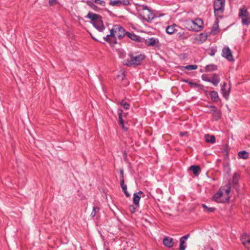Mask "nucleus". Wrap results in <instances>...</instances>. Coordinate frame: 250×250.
I'll return each instance as SVG.
<instances>
[{"label":"nucleus","instance_id":"nucleus-52","mask_svg":"<svg viewBox=\"0 0 250 250\" xmlns=\"http://www.w3.org/2000/svg\"><path fill=\"white\" fill-rule=\"evenodd\" d=\"M136 193H138V195L143 194L144 195V194L143 192L142 191H139L138 192H137Z\"/></svg>","mask_w":250,"mask_h":250},{"label":"nucleus","instance_id":"nucleus-16","mask_svg":"<svg viewBox=\"0 0 250 250\" xmlns=\"http://www.w3.org/2000/svg\"><path fill=\"white\" fill-rule=\"evenodd\" d=\"M103 39L104 41L109 43L112 46H113L117 43L116 38L112 39V38L110 37L109 35H107L106 37H104Z\"/></svg>","mask_w":250,"mask_h":250},{"label":"nucleus","instance_id":"nucleus-23","mask_svg":"<svg viewBox=\"0 0 250 250\" xmlns=\"http://www.w3.org/2000/svg\"><path fill=\"white\" fill-rule=\"evenodd\" d=\"M217 69V66L213 64L207 65L205 67L206 72L213 71L216 70Z\"/></svg>","mask_w":250,"mask_h":250},{"label":"nucleus","instance_id":"nucleus-44","mask_svg":"<svg viewBox=\"0 0 250 250\" xmlns=\"http://www.w3.org/2000/svg\"><path fill=\"white\" fill-rule=\"evenodd\" d=\"M189 236H190V234H187V235H184V236H182V237L180 238V239L183 240H184V241H186V240L188 238H189Z\"/></svg>","mask_w":250,"mask_h":250},{"label":"nucleus","instance_id":"nucleus-39","mask_svg":"<svg viewBox=\"0 0 250 250\" xmlns=\"http://www.w3.org/2000/svg\"><path fill=\"white\" fill-rule=\"evenodd\" d=\"M120 104L123 106V107L125 109H128L129 108V104L127 102H125L124 100H123L121 103Z\"/></svg>","mask_w":250,"mask_h":250},{"label":"nucleus","instance_id":"nucleus-1","mask_svg":"<svg viewBox=\"0 0 250 250\" xmlns=\"http://www.w3.org/2000/svg\"><path fill=\"white\" fill-rule=\"evenodd\" d=\"M86 17L91 20L93 25L99 31L103 32L104 30L105 27L101 15L89 12Z\"/></svg>","mask_w":250,"mask_h":250},{"label":"nucleus","instance_id":"nucleus-26","mask_svg":"<svg viewBox=\"0 0 250 250\" xmlns=\"http://www.w3.org/2000/svg\"><path fill=\"white\" fill-rule=\"evenodd\" d=\"M141 198V196L138 195V193H134L133 194V203L136 206H139V201Z\"/></svg>","mask_w":250,"mask_h":250},{"label":"nucleus","instance_id":"nucleus-6","mask_svg":"<svg viewBox=\"0 0 250 250\" xmlns=\"http://www.w3.org/2000/svg\"><path fill=\"white\" fill-rule=\"evenodd\" d=\"M188 24L190 26L187 28L189 30L200 31L203 28V21L200 19H197L195 21H191Z\"/></svg>","mask_w":250,"mask_h":250},{"label":"nucleus","instance_id":"nucleus-27","mask_svg":"<svg viewBox=\"0 0 250 250\" xmlns=\"http://www.w3.org/2000/svg\"><path fill=\"white\" fill-rule=\"evenodd\" d=\"M144 41L145 42V43L147 44V45L148 46H153L155 45L156 43V40L153 38H149L148 40L144 39Z\"/></svg>","mask_w":250,"mask_h":250},{"label":"nucleus","instance_id":"nucleus-34","mask_svg":"<svg viewBox=\"0 0 250 250\" xmlns=\"http://www.w3.org/2000/svg\"><path fill=\"white\" fill-rule=\"evenodd\" d=\"M218 22H219V21L217 19L216 20L215 23L213 24V27H212V30H211V32H215V31H216L217 30H218V29H219Z\"/></svg>","mask_w":250,"mask_h":250},{"label":"nucleus","instance_id":"nucleus-15","mask_svg":"<svg viewBox=\"0 0 250 250\" xmlns=\"http://www.w3.org/2000/svg\"><path fill=\"white\" fill-rule=\"evenodd\" d=\"M221 191H222V193L223 194V192H225V193L229 195V194L231 190V184L230 183H229L227 185H226L224 186L221 187L220 188Z\"/></svg>","mask_w":250,"mask_h":250},{"label":"nucleus","instance_id":"nucleus-28","mask_svg":"<svg viewBox=\"0 0 250 250\" xmlns=\"http://www.w3.org/2000/svg\"><path fill=\"white\" fill-rule=\"evenodd\" d=\"M230 88H229V90H226L225 88H221V90L223 97L226 99H228L229 95V94Z\"/></svg>","mask_w":250,"mask_h":250},{"label":"nucleus","instance_id":"nucleus-42","mask_svg":"<svg viewBox=\"0 0 250 250\" xmlns=\"http://www.w3.org/2000/svg\"><path fill=\"white\" fill-rule=\"evenodd\" d=\"M202 79L204 81H206V82H210V79L208 77V76L207 74L202 75Z\"/></svg>","mask_w":250,"mask_h":250},{"label":"nucleus","instance_id":"nucleus-29","mask_svg":"<svg viewBox=\"0 0 250 250\" xmlns=\"http://www.w3.org/2000/svg\"><path fill=\"white\" fill-rule=\"evenodd\" d=\"M238 156L240 158H242V159H247L248 158V157H249V153H248V152H247L245 150H243V151H239L238 152Z\"/></svg>","mask_w":250,"mask_h":250},{"label":"nucleus","instance_id":"nucleus-8","mask_svg":"<svg viewBox=\"0 0 250 250\" xmlns=\"http://www.w3.org/2000/svg\"><path fill=\"white\" fill-rule=\"evenodd\" d=\"M129 4V0H110L109 2L110 5L117 7H120L122 5H128Z\"/></svg>","mask_w":250,"mask_h":250},{"label":"nucleus","instance_id":"nucleus-17","mask_svg":"<svg viewBox=\"0 0 250 250\" xmlns=\"http://www.w3.org/2000/svg\"><path fill=\"white\" fill-rule=\"evenodd\" d=\"M210 82L214 86H217L220 81V79L217 74L214 73L212 74L211 79H210Z\"/></svg>","mask_w":250,"mask_h":250},{"label":"nucleus","instance_id":"nucleus-38","mask_svg":"<svg viewBox=\"0 0 250 250\" xmlns=\"http://www.w3.org/2000/svg\"><path fill=\"white\" fill-rule=\"evenodd\" d=\"M99 208L98 207H93V210L91 213V216L92 217H94L95 216L97 213L99 211Z\"/></svg>","mask_w":250,"mask_h":250},{"label":"nucleus","instance_id":"nucleus-31","mask_svg":"<svg viewBox=\"0 0 250 250\" xmlns=\"http://www.w3.org/2000/svg\"><path fill=\"white\" fill-rule=\"evenodd\" d=\"M187 247L186 241L180 239L179 250H185Z\"/></svg>","mask_w":250,"mask_h":250},{"label":"nucleus","instance_id":"nucleus-13","mask_svg":"<svg viewBox=\"0 0 250 250\" xmlns=\"http://www.w3.org/2000/svg\"><path fill=\"white\" fill-rule=\"evenodd\" d=\"M163 244L167 248H171L174 245L173 239L169 237H166L163 241Z\"/></svg>","mask_w":250,"mask_h":250},{"label":"nucleus","instance_id":"nucleus-3","mask_svg":"<svg viewBox=\"0 0 250 250\" xmlns=\"http://www.w3.org/2000/svg\"><path fill=\"white\" fill-rule=\"evenodd\" d=\"M129 57L131 58L130 60H125L124 63V65L128 66L133 64L139 65L141 64V62L145 58V55L143 54H140L135 57L132 54H129Z\"/></svg>","mask_w":250,"mask_h":250},{"label":"nucleus","instance_id":"nucleus-22","mask_svg":"<svg viewBox=\"0 0 250 250\" xmlns=\"http://www.w3.org/2000/svg\"><path fill=\"white\" fill-rule=\"evenodd\" d=\"M86 3L88 6L90 7L92 9L96 11H99V10H100V9L97 5H96L94 3V2H93L91 0H87L86 1Z\"/></svg>","mask_w":250,"mask_h":250},{"label":"nucleus","instance_id":"nucleus-18","mask_svg":"<svg viewBox=\"0 0 250 250\" xmlns=\"http://www.w3.org/2000/svg\"><path fill=\"white\" fill-rule=\"evenodd\" d=\"M120 185L122 190L127 197H130V195L127 190V186L125 184V180H121Z\"/></svg>","mask_w":250,"mask_h":250},{"label":"nucleus","instance_id":"nucleus-4","mask_svg":"<svg viewBox=\"0 0 250 250\" xmlns=\"http://www.w3.org/2000/svg\"><path fill=\"white\" fill-rule=\"evenodd\" d=\"M225 1L215 0L213 8L215 16L218 18H222V14L224 11Z\"/></svg>","mask_w":250,"mask_h":250},{"label":"nucleus","instance_id":"nucleus-21","mask_svg":"<svg viewBox=\"0 0 250 250\" xmlns=\"http://www.w3.org/2000/svg\"><path fill=\"white\" fill-rule=\"evenodd\" d=\"M189 169L192 171L195 175L198 176L199 175V172L200 171V167L199 166L192 165L190 167Z\"/></svg>","mask_w":250,"mask_h":250},{"label":"nucleus","instance_id":"nucleus-50","mask_svg":"<svg viewBox=\"0 0 250 250\" xmlns=\"http://www.w3.org/2000/svg\"><path fill=\"white\" fill-rule=\"evenodd\" d=\"M215 52H216V51H215L214 50H211V52L209 53V55H210V56H214V54H215Z\"/></svg>","mask_w":250,"mask_h":250},{"label":"nucleus","instance_id":"nucleus-19","mask_svg":"<svg viewBox=\"0 0 250 250\" xmlns=\"http://www.w3.org/2000/svg\"><path fill=\"white\" fill-rule=\"evenodd\" d=\"M209 95L211 97V100L214 102H217L219 101V98L218 94L216 91H212L209 93Z\"/></svg>","mask_w":250,"mask_h":250},{"label":"nucleus","instance_id":"nucleus-43","mask_svg":"<svg viewBox=\"0 0 250 250\" xmlns=\"http://www.w3.org/2000/svg\"><path fill=\"white\" fill-rule=\"evenodd\" d=\"M119 173L121 176V180H125L124 176V170L123 169H120Z\"/></svg>","mask_w":250,"mask_h":250},{"label":"nucleus","instance_id":"nucleus-25","mask_svg":"<svg viewBox=\"0 0 250 250\" xmlns=\"http://www.w3.org/2000/svg\"><path fill=\"white\" fill-rule=\"evenodd\" d=\"M175 26H176L175 24L168 26L166 29V32L169 35L173 34L176 30Z\"/></svg>","mask_w":250,"mask_h":250},{"label":"nucleus","instance_id":"nucleus-12","mask_svg":"<svg viewBox=\"0 0 250 250\" xmlns=\"http://www.w3.org/2000/svg\"><path fill=\"white\" fill-rule=\"evenodd\" d=\"M115 29H116L118 37L119 39H122L125 35H126V32H125V29L120 25H115Z\"/></svg>","mask_w":250,"mask_h":250},{"label":"nucleus","instance_id":"nucleus-30","mask_svg":"<svg viewBox=\"0 0 250 250\" xmlns=\"http://www.w3.org/2000/svg\"><path fill=\"white\" fill-rule=\"evenodd\" d=\"M239 179H240L239 174L236 172H235L233 174V177H232V183L235 185L238 184Z\"/></svg>","mask_w":250,"mask_h":250},{"label":"nucleus","instance_id":"nucleus-48","mask_svg":"<svg viewBox=\"0 0 250 250\" xmlns=\"http://www.w3.org/2000/svg\"><path fill=\"white\" fill-rule=\"evenodd\" d=\"M210 107L211 108V111L212 112H214L218 110L217 107L214 105H211Z\"/></svg>","mask_w":250,"mask_h":250},{"label":"nucleus","instance_id":"nucleus-47","mask_svg":"<svg viewBox=\"0 0 250 250\" xmlns=\"http://www.w3.org/2000/svg\"><path fill=\"white\" fill-rule=\"evenodd\" d=\"M49 3L50 6H53L56 3V0H49Z\"/></svg>","mask_w":250,"mask_h":250},{"label":"nucleus","instance_id":"nucleus-46","mask_svg":"<svg viewBox=\"0 0 250 250\" xmlns=\"http://www.w3.org/2000/svg\"><path fill=\"white\" fill-rule=\"evenodd\" d=\"M223 152V154L224 155L225 158H226L227 157H228L229 152H228L227 148H226L225 149H224Z\"/></svg>","mask_w":250,"mask_h":250},{"label":"nucleus","instance_id":"nucleus-37","mask_svg":"<svg viewBox=\"0 0 250 250\" xmlns=\"http://www.w3.org/2000/svg\"><path fill=\"white\" fill-rule=\"evenodd\" d=\"M117 33L116 29H115V25H114L113 28L110 29V37L112 38V39L116 38L115 34Z\"/></svg>","mask_w":250,"mask_h":250},{"label":"nucleus","instance_id":"nucleus-20","mask_svg":"<svg viewBox=\"0 0 250 250\" xmlns=\"http://www.w3.org/2000/svg\"><path fill=\"white\" fill-rule=\"evenodd\" d=\"M183 82L188 83L189 85L193 86L195 87L199 88V89L203 90L204 89V86L202 84H198L194 82L189 81L188 80H183Z\"/></svg>","mask_w":250,"mask_h":250},{"label":"nucleus","instance_id":"nucleus-24","mask_svg":"<svg viewBox=\"0 0 250 250\" xmlns=\"http://www.w3.org/2000/svg\"><path fill=\"white\" fill-rule=\"evenodd\" d=\"M206 141L208 143L213 144L215 142V137L214 135H205Z\"/></svg>","mask_w":250,"mask_h":250},{"label":"nucleus","instance_id":"nucleus-51","mask_svg":"<svg viewBox=\"0 0 250 250\" xmlns=\"http://www.w3.org/2000/svg\"><path fill=\"white\" fill-rule=\"evenodd\" d=\"M226 86H227V83H226V82H224V83H223V85L222 86L221 88H225V87H226Z\"/></svg>","mask_w":250,"mask_h":250},{"label":"nucleus","instance_id":"nucleus-14","mask_svg":"<svg viewBox=\"0 0 250 250\" xmlns=\"http://www.w3.org/2000/svg\"><path fill=\"white\" fill-rule=\"evenodd\" d=\"M118 116H119V125L122 126V127L123 129H125V130H127V128H126L124 126V120H123V117H122L123 110L122 109H118Z\"/></svg>","mask_w":250,"mask_h":250},{"label":"nucleus","instance_id":"nucleus-36","mask_svg":"<svg viewBox=\"0 0 250 250\" xmlns=\"http://www.w3.org/2000/svg\"><path fill=\"white\" fill-rule=\"evenodd\" d=\"M202 207L206 209L208 212H213L216 210L215 208L208 207L205 204H202Z\"/></svg>","mask_w":250,"mask_h":250},{"label":"nucleus","instance_id":"nucleus-2","mask_svg":"<svg viewBox=\"0 0 250 250\" xmlns=\"http://www.w3.org/2000/svg\"><path fill=\"white\" fill-rule=\"evenodd\" d=\"M137 10L139 15L145 20L149 21L154 19L155 16L153 12L147 6L145 5H139L137 7Z\"/></svg>","mask_w":250,"mask_h":250},{"label":"nucleus","instance_id":"nucleus-5","mask_svg":"<svg viewBox=\"0 0 250 250\" xmlns=\"http://www.w3.org/2000/svg\"><path fill=\"white\" fill-rule=\"evenodd\" d=\"M238 15L243 24L248 25L250 23V14L245 6L239 9Z\"/></svg>","mask_w":250,"mask_h":250},{"label":"nucleus","instance_id":"nucleus-10","mask_svg":"<svg viewBox=\"0 0 250 250\" xmlns=\"http://www.w3.org/2000/svg\"><path fill=\"white\" fill-rule=\"evenodd\" d=\"M240 240L243 245L248 250H250V238L249 235L246 233H244L241 236Z\"/></svg>","mask_w":250,"mask_h":250},{"label":"nucleus","instance_id":"nucleus-53","mask_svg":"<svg viewBox=\"0 0 250 250\" xmlns=\"http://www.w3.org/2000/svg\"><path fill=\"white\" fill-rule=\"evenodd\" d=\"M90 36L91 37V38H92L94 40H95V41H98V40H97V39L95 38L94 37V36H93L92 35V34H90Z\"/></svg>","mask_w":250,"mask_h":250},{"label":"nucleus","instance_id":"nucleus-9","mask_svg":"<svg viewBox=\"0 0 250 250\" xmlns=\"http://www.w3.org/2000/svg\"><path fill=\"white\" fill-rule=\"evenodd\" d=\"M222 55L230 62L234 61L232 52L228 46H225L223 48Z\"/></svg>","mask_w":250,"mask_h":250},{"label":"nucleus","instance_id":"nucleus-45","mask_svg":"<svg viewBox=\"0 0 250 250\" xmlns=\"http://www.w3.org/2000/svg\"><path fill=\"white\" fill-rule=\"evenodd\" d=\"M117 76L118 77H120L121 78V80H123L124 79V78L125 77V72H122L121 73V74L120 75H117Z\"/></svg>","mask_w":250,"mask_h":250},{"label":"nucleus","instance_id":"nucleus-40","mask_svg":"<svg viewBox=\"0 0 250 250\" xmlns=\"http://www.w3.org/2000/svg\"><path fill=\"white\" fill-rule=\"evenodd\" d=\"M138 207H139V206H135V204H134V205H130L129 206V209L130 211L132 213H133L136 211V209Z\"/></svg>","mask_w":250,"mask_h":250},{"label":"nucleus","instance_id":"nucleus-7","mask_svg":"<svg viewBox=\"0 0 250 250\" xmlns=\"http://www.w3.org/2000/svg\"><path fill=\"white\" fill-rule=\"evenodd\" d=\"M223 193L219 188L217 192H216L213 197V200L218 203H226L229 201L230 197L227 196L225 200L222 199Z\"/></svg>","mask_w":250,"mask_h":250},{"label":"nucleus","instance_id":"nucleus-33","mask_svg":"<svg viewBox=\"0 0 250 250\" xmlns=\"http://www.w3.org/2000/svg\"><path fill=\"white\" fill-rule=\"evenodd\" d=\"M178 35L179 37L182 39H187L188 37V33L185 32H179Z\"/></svg>","mask_w":250,"mask_h":250},{"label":"nucleus","instance_id":"nucleus-54","mask_svg":"<svg viewBox=\"0 0 250 250\" xmlns=\"http://www.w3.org/2000/svg\"><path fill=\"white\" fill-rule=\"evenodd\" d=\"M106 250H110L109 249L107 248Z\"/></svg>","mask_w":250,"mask_h":250},{"label":"nucleus","instance_id":"nucleus-35","mask_svg":"<svg viewBox=\"0 0 250 250\" xmlns=\"http://www.w3.org/2000/svg\"><path fill=\"white\" fill-rule=\"evenodd\" d=\"M213 116L214 120H218L221 117V113L219 110L213 112Z\"/></svg>","mask_w":250,"mask_h":250},{"label":"nucleus","instance_id":"nucleus-11","mask_svg":"<svg viewBox=\"0 0 250 250\" xmlns=\"http://www.w3.org/2000/svg\"><path fill=\"white\" fill-rule=\"evenodd\" d=\"M126 35L132 41H136L138 42H144V39L139 36L135 35L133 32H126Z\"/></svg>","mask_w":250,"mask_h":250},{"label":"nucleus","instance_id":"nucleus-32","mask_svg":"<svg viewBox=\"0 0 250 250\" xmlns=\"http://www.w3.org/2000/svg\"><path fill=\"white\" fill-rule=\"evenodd\" d=\"M197 65L195 64L188 65L185 66H183V67L185 69H187L188 70H195L197 68Z\"/></svg>","mask_w":250,"mask_h":250},{"label":"nucleus","instance_id":"nucleus-41","mask_svg":"<svg viewBox=\"0 0 250 250\" xmlns=\"http://www.w3.org/2000/svg\"><path fill=\"white\" fill-rule=\"evenodd\" d=\"M94 3H95L96 4L101 5L103 6H105V2L104 1L101 0H91Z\"/></svg>","mask_w":250,"mask_h":250},{"label":"nucleus","instance_id":"nucleus-49","mask_svg":"<svg viewBox=\"0 0 250 250\" xmlns=\"http://www.w3.org/2000/svg\"><path fill=\"white\" fill-rule=\"evenodd\" d=\"M188 134V133L187 131H184V132H181L180 133V135L181 136V137H183L184 136H187Z\"/></svg>","mask_w":250,"mask_h":250}]
</instances>
